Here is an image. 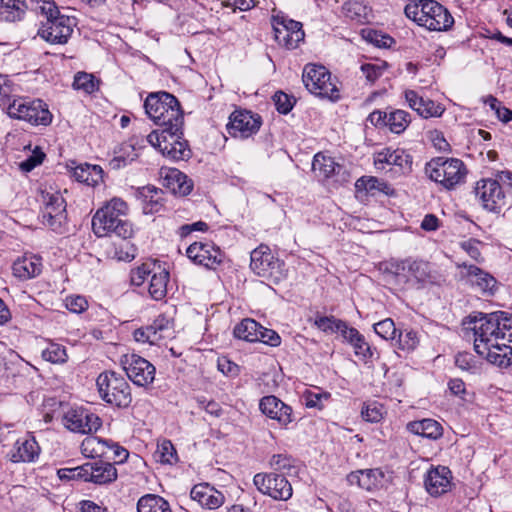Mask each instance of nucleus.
I'll use <instances>...</instances> for the list:
<instances>
[{"label":"nucleus","instance_id":"nucleus-5","mask_svg":"<svg viewBox=\"0 0 512 512\" xmlns=\"http://www.w3.org/2000/svg\"><path fill=\"white\" fill-rule=\"evenodd\" d=\"M146 114L156 125L162 127L169 124H184L183 111L178 99L165 91L150 93L145 102Z\"/></svg>","mask_w":512,"mask_h":512},{"label":"nucleus","instance_id":"nucleus-46","mask_svg":"<svg viewBox=\"0 0 512 512\" xmlns=\"http://www.w3.org/2000/svg\"><path fill=\"white\" fill-rule=\"evenodd\" d=\"M42 358L53 364H63L67 361L68 356L64 346L50 342L42 351Z\"/></svg>","mask_w":512,"mask_h":512},{"label":"nucleus","instance_id":"nucleus-27","mask_svg":"<svg viewBox=\"0 0 512 512\" xmlns=\"http://www.w3.org/2000/svg\"><path fill=\"white\" fill-rule=\"evenodd\" d=\"M190 496L192 500L208 509H217L224 503V495L208 484L195 485Z\"/></svg>","mask_w":512,"mask_h":512},{"label":"nucleus","instance_id":"nucleus-24","mask_svg":"<svg viewBox=\"0 0 512 512\" xmlns=\"http://www.w3.org/2000/svg\"><path fill=\"white\" fill-rule=\"evenodd\" d=\"M412 163V156L403 149L385 148L375 156V165H394L399 167L403 173L412 170Z\"/></svg>","mask_w":512,"mask_h":512},{"label":"nucleus","instance_id":"nucleus-15","mask_svg":"<svg viewBox=\"0 0 512 512\" xmlns=\"http://www.w3.org/2000/svg\"><path fill=\"white\" fill-rule=\"evenodd\" d=\"M500 181L497 176L496 179H482L475 187L476 196L479 197L483 208L490 212L499 213L505 204Z\"/></svg>","mask_w":512,"mask_h":512},{"label":"nucleus","instance_id":"nucleus-51","mask_svg":"<svg viewBox=\"0 0 512 512\" xmlns=\"http://www.w3.org/2000/svg\"><path fill=\"white\" fill-rule=\"evenodd\" d=\"M387 68L388 64L385 61L361 65V71L370 83H374L379 77H381Z\"/></svg>","mask_w":512,"mask_h":512},{"label":"nucleus","instance_id":"nucleus-13","mask_svg":"<svg viewBox=\"0 0 512 512\" xmlns=\"http://www.w3.org/2000/svg\"><path fill=\"white\" fill-rule=\"evenodd\" d=\"M121 365L128 378L137 386L146 387L155 379V366L139 355H124Z\"/></svg>","mask_w":512,"mask_h":512},{"label":"nucleus","instance_id":"nucleus-48","mask_svg":"<svg viewBox=\"0 0 512 512\" xmlns=\"http://www.w3.org/2000/svg\"><path fill=\"white\" fill-rule=\"evenodd\" d=\"M128 456L129 452L127 449L109 440L104 458L105 461L112 460L115 464H121L127 460Z\"/></svg>","mask_w":512,"mask_h":512},{"label":"nucleus","instance_id":"nucleus-31","mask_svg":"<svg viewBox=\"0 0 512 512\" xmlns=\"http://www.w3.org/2000/svg\"><path fill=\"white\" fill-rule=\"evenodd\" d=\"M407 430L415 435L436 440L443 434L442 426L433 419L411 421L407 424Z\"/></svg>","mask_w":512,"mask_h":512},{"label":"nucleus","instance_id":"nucleus-22","mask_svg":"<svg viewBox=\"0 0 512 512\" xmlns=\"http://www.w3.org/2000/svg\"><path fill=\"white\" fill-rule=\"evenodd\" d=\"M451 471L445 466L431 468L425 477V488L431 496L446 493L450 487Z\"/></svg>","mask_w":512,"mask_h":512},{"label":"nucleus","instance_id":"nucleus-64","mask_svg":"<svg viewBox=\"0 0 512 512\" xmlns=\"http://www.w3.org/2000/svg\"><path fill=\"white\" fill-rule=\"evenodd\" d=\"M66 307L74 313H81L88 307L87 300L82 296L69 297L66 300Z\"/></svg>","mask_w":512,"mask_h":512},{"label":"nucleus","instance_id":"nucleus-34","mask_svg":"<svg viewBox=\"0 0 512 512\" xmlns=\"http://www.w3.org/2000/svg\"><path fill=\"white\" fill-rule=\"evenodd\" d=\"M103 169L99 165L83 164L74 168L73 175L79 182L95 186L103 181Z\"/></svg>","mask_w":512,"mask_h":512},{"label":"nucleus","instance_id":"nucleus-57","mask_svg":"<svg viewBox=\"0 0 512 512\" xmlns=\"http://www.w3.org/2000/svg\"><path fill=\"white\" fill-rule=\"evenodd\" d=\"M367 39L380 48H390L395 43L391 36L372 30L368 32Z\"/></svg>","mask_w":512,"mask_h":512},{"label":"nucleus","instance_id":"nucleus-55","mask_svg":"<svg viewBox=\"0 0 512 512\" xmlns=\"http://www.w3.org/2000/svg\"><path fill=\"white\" fill-rule=\"evenodd\" d=\"M45 158V153L39 147H36L33 153L20 163V168L24 172H30L40 165Z\"/></svg>","mask_w":512,"mask_h":512},{"label":"nucleus","instance_id":"nucleus-37","mask_svg":"<svg viewBox=\"0 0 512 512\" xmlns=\"http://www.w3.org/2000/svg\"><path fill=\"white\" fill-rule=\"evenodd\" d=\"M138 512H171L170 505L163 497L146 494L137 502Z\"/></svg>","mask_w":512,"mask_h":512},{"label":"nucleus","instance_id":"nucleus-58","mask_svg":"<svg viewBox=\"0 0 512 512\" xmlns=\"http://www.w3.org/2000/svg\"><path fill=\"white\" fill-rule=\"evenodd\" d=\"M361 415L368 422H378L382 418V409L376 403L368 404L362 408Z\"/></svg>","mask_w":512,"mask_h":512},{"label":"nucleus","instance_id":"nucleus-21","mask_svg":"<svg viewBox=\"0 0 512 512\" xmlns=\"http://www.w3.org/2000/svg\"><path fill=\"white\" fill-rule=\"evenodd\" d=\"M312 171L315 174V176L319 180H327L333 176H340L341 180H346V170L345 168L336 163L334 159L330 156L325 155L322 152H319L314 155L313 162H312Z\"/></svg>","mask_w":512,"mask_h":512},{"label":"nucleus","instance_id":"nucleus-53","mask_svg":"<svg viewBox=\"0 0 512 512\" xmlns=\"http://www.w3.org/2000/svg\"><path fill=\"white\" fill-rule=\"evenodd\" d=\"M455 364L464 371L473 372L477 369L476 358L468 352H459L455 357Z\"/></svg>","mask_w":512,"mask_h":512},{"label":"nucleus","instance_id":"nucleus-62","mask_svg":"<svg viewBox=\"0 0 512 512\" xmlns=\"http://www.w3.org/2000/svg\"><path fill=\"white\" fill-rule=\"evenodd\" d=\"M151 273L149 264H142L131 272V282L140 286Z\"/></svg>","mask_w":512,"mask_h":512},{"label":"nucleus","instance_id":"nucleus-60","mask_svg":"<svg viewBox=\"0 0 512 512\" xmlns=\"http://www.w3.org/2000/svg\"><path fill=\"white\" fill-rule=\"evenodd\" d=\"M480 242L475 239H469L461 243V248L475 261H482L481 251L479 249Z\"/></svg>","mask_w":512,"mask_h":512},{"label":"nucleus","instance_id":"nucleus-17","mask_svg":"<svg viewBox=\"0 0 512 512\" xmlns=\"http://www.w3.org/2000/svg\"><path fill=\"white\" fill-rule=\"evenodd\" d=\"M65 426L73 431L83 434H89L97 431L102 422L101 419L94 413L86 409H71L65 416Z\"/></svg>","mask_w":512,"mask_h":512},{"label":"nucleus","instance_id":"nucleus-25","mask_svg":"<svg viewBox=\"0 0 512 512\" xmlns=\"http://www.w3.org/2000/svg\"><path fill=\"white\" fill-rule=\"evenodd\" d=\"M42 259L37 255H24L14 261L13 275L20 280H29L42 272Z\"/></svg>","mask_w":512,"mask_h":512},{"label":"nucleus","instance_id":"nucleus-49","mask_svg":"<svg viewBox=\"0 0 512 512\" xmlns=\"http://www.w3.org/2000/svg\"><path fill=\"white\" fill-rule=\"evenodd\" d=\"M373 328L375 333L385 340H394L397 332L399 331L395 327V323L391 318H386L375 323Z\"/></svg>","mask_w":512,"mask_h":512},{"label":"nucleus","instance_id":"nucleus-44","mask_svg":"<svg viewBox=\"0 0 512 512\" xmlns=\"http://www.w3.org/2000/svg\"><path fill=\"white\" fill-rule=\"evenodd\" d=\"M154 458L162 464H175L178 462L177 451L170 440H163L157 445Z\"/></svg>","mask_w":512,"mask_h":512},{"label":"nucleus","instance_id":"nucleus-40","mask_svg":"<svg viewBox=\"0 0 512 512\" xmlns=\"http://www.w3.org/2000/svg\"><path fill=\"white\" fill-rule=\"evenodd\" d=\"M169 273L165 270L155 272L150 279L149 294L155 300H161L166 296Z\"/></svg>","mask_w":512,"mask_h":512},{"label":"nucleus","instance_id":"nucleus-7","mask_svg":"<svg viewBox=\"0 0 512 512\" xmlns=\"http://www.w3.org/2000/svg\"><path fill=\"white\" fill-rule=\"evenodd\" d=\"M429 178L451 189L464 181L467 169L462 160L457 158L437 157L430 160L425 167Z\"/></svg>","mask_w":512,"mask_h":512},{"label":"nucleus","instance_id":"nucleus-2","mask_svg":"<svg viewBox=\"0 0 512 512\" xmlns=\"http://www.w3.org/2000/svg\"><path fill=\"white\" fill-rule=\"evenodd\" d=\"M378 269L386 282L401 288L406 286L420 288L436 281L430 263L422 259L390 258L380 262Z\"/></svg>","mask_w":512,"mask_h":512},{"label":"nucleus","instance_id":"nucleus-4","mask_svg":"<svg viewBox=\"0 0 512 512\" xmlns=\"http://www.w3.org/2000/svg\"><path fill=\"white\" fill-rule=\"evenodd\" d=\"M34 10L45 18V21H41L38 35L51 44H66L76 25L75 18L61 14L51 0H37Z\"/></svg>","mask_w":512,"mask_h":512},{"label":"nucleus","instance_id":"nucleus-18","mask_svg":"<svg viewBox=\"0 0 512 512\" xmlns=\"http://www.w3.org/2000/svg\"><path fill=\"white\" fill-rule=\"evenodd\" d=\"M187 257L208 269H215L222 262V253L211 243L194 242L186 250Z\"/></svg>","mask_w":512,"mask_h":512},{"label":"nucleus","instance_id":"nucleus-29","mask_svg":"<svg viewBox=\"0 0 512 512\" xmlns=\"http://www.w3.org/2000/svg\"><path fill=\"white\" fill-rule=\"evenodd\" d=\"M163 183L173 194L179 196L190 194L194 186L192 179L178 169H169L163 177Z\"/></svg>","mask_w":512,"mask_h":512},{"label":"nucleus","instance_id":"nucleus-10","mask_svg":"<svg viewBox=\"0 0 512 512\" xmlns=\"http://www.w3.org/2000/svg\"><path fill=\"white\" fill-rule=\"evenodd\" d=\"M283 267L284 263L266 245L261 244L251 252L250 268L264 279L278 282L283 277Z\"/></svg>","mask_w":512,"mask_h":512},{"label":"nucleus","instance_id":"nucleus-30","mask_svg":"<svg viewBox=\"0 0 512 512\" xmlns=\"http://www.w3.org/2000/svg\"><path fill=\"white\" fill-rule=\"evenodd\" d=\"M40 453V447L33 437L18 439L10 454L13 462H33Z\"/></svg>","mask_w":512,"mask_h":512},{"label":"nucleus","instance_id":"nucleus-35","mask_svg":"<svg viewBox=\"0 0 512 512\" xmlns=\"http://www.w3.org/2000/svg\"><path fill=\"white\" fill-rule=\"evenodd\" d=\"M108 443L109 440L88 436L81 443V453L87 458L104 460Z\"/></svg>","mask_w":512,"mask_h":512},{"label":"nucleus","instance_id":"nucleus-59","mask_svg":"<svg viewBox=\"0 0 512 512\" xmlns=\"http://www.w3.org/2000/svg\"><path fill=\"white\" fill-rule=\"evenodd\" d=\"M354 348V352L357 356L362 357L364 361L371 360L374 356V351L369 345L368 342H366L364 336L361 338V342H355L352 344Z\"/></svg>","mask_w":512,"mask_h":512},{"label":"nucleus","instance_id":"nucleus-43","mask_svg":"<svg viewBox=\"0 0 512 512\" xmlns=\"http://www.w3.org/2000/svg\"><path fill=\"white\" fill-rule=\"evenodd\" d=\"M164 156L169 157L172 160H188L191 157V150L188 145V141L182 139L177 143L168 144L163 146L161 151Z\"/></svg>","mask_w":512,"mask_h":512},{"label":"nucleus","instance_id":"nucleus-14","mask_svg":"<svg viewBox=\"0 0 512 512\" xmlns=\"http://www.w3.org/2000/svg\"><path fill=\"white\" fill-rule=\"evenodd\" d=\"M424 26L431 31H447L454 24V18L450 12L435 0H421Z\"/></svg>","mask_w":512,"mask_h":512},{"label":"nucleus","instance_id":"nucleus-61","mask_svg":"<svg viewBox=\"0 0 512 512\" xmlns=\"http://www.w3.org/2000/svg\"><path fill=\"white\" fill-rule=\"evenodd\" d=\"M217 366L224 375L234 377L239 374V366L226 357L219 358Z\"/></svg>","mask_w":512,"mask_h":512},{"label":"nucleus","instance_id":"nucleus-56","mask_svg":"<svg viewBox=\"0 0 512 512\" xmlns=\"http://www.w3.org/2000/svg\"><path fill=\"white\" fill-rule=\"evenodd\" d=\"M315 325L322 331H340L342 326H344V322L341 320H336L334 317H318L315 320Z\"/></svg>","mask_w":512,"mask_h":512},{"label":"nucleus","instance_id":"nucleus-9","mask_svg":"<svg viewBox=\"0 0 512 512\" xmlns=\"http://www.w3.org/2000/svg\"><path fill=\"white\" fill-rule=\"evenodd\" d=\"M7 114L11 118L26 121L33 125H48L52 115L42 100H28L26 98H13Z\"/></svg>","mask_w":512,"mask_h":512},{"label":"nucleus","instance_id":"nucleus-54","mask_svg":"<svg viewBox=\"0 0 512 512\" xmlns=\"http://www.w3.org/2000/svg\"><path fill=\"white\" fill-rule=\"evenodd\" d=\"M344 9L347 13V16L351 19H356L358 21H362L363 18L366 17V6L361 2L356 0H350L345 3Z\"/></svg>","mask_w":512,"mask_h":512},{"label":"nucleus","instance_id":"nucleus-41","mask_svg":"<svg viewBox=\"0 0 512 512\" xmlns=\"http://www.w3.org/2000/svg\"><path fill=\"white\" fill-rule=\"evenodd\" d=\"M411 122V115L404 110L396 109L388 114L387 127L392 133H403Z\"/></svg>","mask_w":512,"mask_h":512},{"label":"nucleus","instance_id":"nucleus-26","mask_svg":"<svg viewBox=\"0 0 512 512\" xmlns=\"http://www.w3.org/2000/svg\"><path fill=\"white\" fill-rule=\"evenodd\" d=\"M182 139H184L183 124L174 126V123L162 126L160 130H154L147 136L148 142L152 146L158 147L160 151L163 150V146L168 144L173 145Z\"/></svg>","mask_w":512,"mask_h":512},{"label":"nucleus","instance_id":"nucleus-6","mask_svg":"<svg viewBox=\"0 0 512 512\" xmlns=\"http://www.w3.org/2000/svg\"><path fill=\"white\" fill-rule=\"evenodd\" d=\"M99 395L106 403L118 408H127L132 402L129 383L114 371H104L96 379Z\"/></svg>","mask_w":512,"mask_h":512},{"label":"nucleus","instance_id":"nucleus-33","mask_svg":"<svg viewBox=\"0 0 512 512\" xmlns=\"http://www.w3.org/2000/svg\"><path fill=\"white\" fill-rule=\"evenodd\" d=\"M26 9L25 0H0V17L6 22L22 20Z\"/></svg>","mask_w":512,"mask_h":512},{"label":"nucleus","instance_id":"nucleus-1","mask_svg":"<svg viewBox=\"0 0 512 512\" xmlns=\"http://www.w3.org/2000/svg\"><path fill=\"white\" fill-rule=\"evenodd\" d=\"M463 325L473 332L474 349L479 355L501 368L512 366V313H478L470 315Z\"/></svg>","mask_w":512,"mask_h":512},{"label":"nucleus","instance_id":"nucleus-47","mask_svg":"<svg viewBox=\"0 0 512 512\" xmlns=\"http://www.w3.org/2000/svg\"><path fill=\"white\" fill-rule=\"evenodd\" d=\"M396 343L398 348L403 351H413L419 344L417 332L412 329L399 330Z\"/></svg>","mask_w":512,"mask_h":512},{"label":"nucleus","instance_id":"nucleus-39","mask_svg":"<svg viewBox=\"0 0 512 512\" xmlns=\"http://www.w3.org/2000/svg\"><path fill=\"white\" fill-rule=\"evenodd\" d=\"M271 467L287 475H297L299 466L297 461L288 454H275L270 459Z\"/></svg>","mask_w":512,"mask_h":512},{"label":"nucleus","instance_id":"nucleus-16","mask_svg":"<svg viewBox=\"0 0 512 512\" xmlns=\"http://www.w3.org/2000/svg\"><path fill=\"white\" fill-rule=\"evenodd\" d=\"M261 117L247 110H236L229 117L227 131L232 137L248 138L261 126Z\"/></svg>","mask_w":512,"mask_h":512},{"label":"nucleus","instance_id":"nucleus-42","mask_svg":"<svg viewBox=\"0 0 512 512\" xmlns=\"http://www.w3.org/2000/svg\"><path fill=\"white\" fill-rule=\"evenodd\" d=\"M162 191L156 187H144L141 194L144 196L143 211L145 214L157 213L162 207L160 194Z\"/></svg>","mask_w":512,"mask_h":512},{"label":"nucleus","instance_id":"nucleus-50","mask_svg":"<svg viewBox=\"0 0 512 512\" xmlns=\"http://www.w3.org/2000/svg\"><path fill=\"white\" fill-rule=\"evenodd\" d=\"M73 87L76 90H83L86 93H92L97 89L95 77L86 72H78L74 77Z\"/></svg>","mask_w":512,"mask_h":512},{"label":"nucleus","instance_id":"nucleus-45","mask_svg":"<svg viewBox=\"0 0 512 512\" xmlns=\"http://www.w3.org/2000/svg\"><path fill=\"white\" fill-rule=\"evenodd\" d=\"M151 330L155 336L162 339L170 338L173 335L174 323L173 320L164 314L159 315L150 325Z\"/></svg>","mask_w":512,"mask_h":512},{"label":"nucleus","instance_id":"nucleus-38","mask_svg":"<svg viewBox=\"0 0 512 512\" xmlns=\"http://www.w3.org/2000/svg\"><path fill=\"white\" fill-rule=\"evenodd\" d=\"M93 483L106 484L117 478V470L113 464L105 460H99L92 463Z\"/></svg>","mask_w":512,"mask_h":512},{"label":"nucleus","instance_id":"nucleus-11","mask_svg":"<svg viewBox=\"0 0 512 512\" xmlns=\"http://www.w3.org/2000/svg\"><path fill=\"white\" fill-rule=\"evenodd\" d=\"M43 223L56 233H63L67 220L66 202L59 192H42Z\"/></svg>","mask_w":512,"mask_h":512},{"label":"nucleus","instance_id":"nucleus-19","mask_svg":"<svg viewBox=\"0 0 512 512\" xmlns=\"http://www.w3.org/2000/svg\"><path fill=\"white\" fill-rule=\"evenodd\" d=\"M261 412L276 420L282 427H287L293 420L292 408L274 395L264 396L259 403Z\"/></svg>","mask_w":512,"mask_h":512},{"label":"nucleus","instance_id":"nucleus-20","mask_svg":"<svg viewBox=\"0 0 512 512\" xmlns=\"http://www.w3.org/2000/svg\"><path fill=\"white\" fill-rule=\"evenodd\" d=\"M275 40L287 49H295L304 40L305 33L302 23L295 20L283 21L280 26L274 27Z\"/></svg>","mask_w":512,"mask_h":512},{"label":"nucleus","instance_id":"nucleus-8","mask_svg":"<svg viewBox=\"0 0 512 512\" xmlns=\"http://www.w3.org/2000/svg\"><path fill=\"white\" fill-rule=\"evenodd\" d=\"M302 81L307 90L318 97L331 101L340 98L339 90L331 80V73L322 65L307 64L303 70Z\"/></svg>","mask_w":512,"mask_h":512},{"label":"nucleus","instance_id":"nucleus-23","mask_svg":"<svg viewBox=\"0 0 512 512\" xmlns=\"http://www.w3.org/2000/svg\"><path fill=\"white\" fill-rule=\"evenodd\" d=\"M405 99L409 107L423 118L439 117L444 112V108L440 104H436L431 99L419 96L414 90H406Z\"/></svg>","mask_w":512,"mask_h":512},{"label":"nucleus","instance_id":"nucleus-63","mask_svg":"<svg viewBox=\"0 0 512 512\" xmlns=\"http://www.w3.org/2000/svg\"><path fill=\"white\" fill-rule=\"evenodd\" d=\"M258 341L276 347L280 345L281 338L274 330L262 327V331L259 333Z\"/></svg>","mask_w":512,"mask_h":512},{"label":"nucleus","instance_id":"nucleus-32","mask_svg":"<svg viewBox=\"0 0 512 512\" xmlns=\"http://www.w3.org/2000/svg\"><path fill=\"white\" fill-rule=\"evenodd\" d=\"M384 473L376 469L360 470L349 475L350 481L356 480L358 485L367 490L371 491L378 488L384 479Z\"/></svg>","mask_w":512,"mask_h":512},{"label":"nucleus","instance_id":"nucleus-12","mask_svg":"<svg viewBox=\"0 0 512 512\" xmlns=\"http://www.w3.org/2000/svg\"><path fill=\"white\" fill-rule=\"evenodd\" d=\"M253 482L262 494L268 495L275 500L287 501L292 497V485L284 475L257 473L253 478Z\"/></svg>","mask_w":512,"mask_h":512},{"label":"nucleus","instance_id":"nucleus-36","mask_svg":"<svg viewBox=\"0 0 512 512\" xmlns=\"http://www.w3.org/2000/svg\"><path fill=\"white\" fill-rule=\"evenodd\" d=\"M261 331L262 326L258 322L251 318H246L235 326L233 334L238 339L257 342Z\"/></svg>","mask_w":512,"mask_h":512},{"label":"nucleus","instance_id":"nucleus-28","mask_svg":"<svg viewBox=\"0 0 512 512\" xmlns=\"http://www.w3.org/2000/svg\"><path fill=\"white\" fill-rule=\"evenodd\" d=\"M466 270L469 283L482 293L494 294L497 288V280L488 272L475 265H462Z\"/></svg>","mask_w":512,"mask_h":512},{"label":"nucleus","instance_id":"nucleus-3","mask_svg":"<svg viewBox=\"0 0 512 512\" xmlns=\"http://www.w3.org/2000/svg\"><path fill=\"white\" fill-rule=\"evenodd\" d=\"M128 212L127 203L120 198H112L98 209L92 218V230L97 237L111 234L122 239L133 235L131 223L125 219Z\"/></svg>","mask_w":512,"mask_h":512},{"label":"nucleus","instance_id":"nucleus-52","mask_svg":"<svg viewBox=\"0 0 512 512\" xmlns=\"http://www.w3.org/2000/svg\"><path fill=\"white\" fill-rule=\"evenodd\" d=\"M273 101L276 110L281 114H288L296 102L292 96H289L282 91H278L274 94Z\"/></svg>","mask_w":512,"mask_h":512}]
</instances>
